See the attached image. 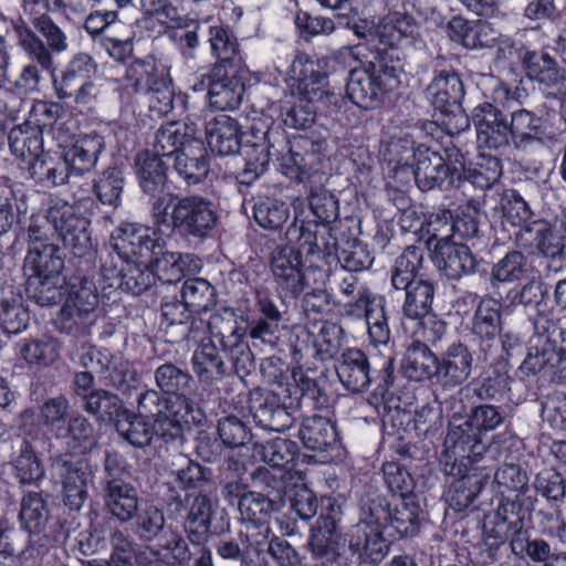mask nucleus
Returning a JSON list of instances; mask_svg holds the SVG:
<instances>
[{
    "mask_svg": "<svg viewBox=\"0 0 566 566\" xmlns=\"http://www.w3.org/2000/svg\"><path fill=\"white\" fill-rule=\"evenodd\" d=\"M479 145L493 150L509 147V122L500 108L489 102L476 105L472 111Z\"/></svg>",
    "mask_w": 566,
    "mask_h": 566,
    "instance_id": "nucleus-15",
    "label": "nucleus"
},
{
    "mask_svg": "<svg viewBox=\"0 0 566 566\" xmlns=\"http://www.w3.org/2000/svg\"><path fill=\"white\" fill-rule=\"evenodd\" d=\"M181 298L189 311L197 313L206 312L216 304L213 286L201 277H192L184 282Z\"/></svg>",
    "mask_w": 566,
    "mask_h": 566,
    "instance_id": "nucleus-60",
    "label": "nucleus"
},
{
    "mask_svg": "<svg viewBox=\"0 0 566 566\" xmlns=\"http://www.w3.org/2000/svg\"><path fill=\"white\" fill-rule=\"evenodd\" d=\"M291 77L296 82L298 93L305 103L322 101L327 94L326 76L315 69L313 61L296 57L291 65Z\"/></svg>",
    "mask_w": 566,
    "mask_h": 566,
    "instance_id": "nucleus-31",
    "label": "nucleus"
},
{
    "mask_svg": "<svg viewBox=\"0 0 566 566\" xmlns=\"http://www.w3.org/2000/svg\"><path fill=\"white\" fill-rule=\"evenodd\" d=\"M501 304L485 297L479 302L472 321V333L481 340H494L502 332Z\"/></svg>",
    "mask_w": 566,
    "mask_h": 566,
    "instance_id": "nucleus-47",
    "label": "nucleus"
},
{
    "mask_svg": "<svg viewBox=\"0 0 566 566\" xmlns=\"http://www.w3.org/2000/svg\"><path fill=\"white\" fill-rule=\"evenodd\" d=\"M195 129L188 125H180L177 123H168L161 126L155 134L154 139V155L158 157L177 156L178 151L186 146L190 140H196L193 137Z\"/></svg>",
    "mask_w": 566,
    "mask_h": 566,
    "instance_id": "nucleus-46",
    "label": "nucleus"
},
{
    "mask_svg": "<svg viewBox=\"0 0 566 566\" xmlns=\"http://www.w3.org/2000/svg\"><path fill=\"white\" fill-rule=\"evenodd\" d=\"M8 142L12 154L24 160L40 155L43 150L42 135L36 129L25 127L24 124L10 130Z\"/></svg>",
    "mask_w": 566,
    "mask_h": 566,
    "instance_id": "nucleus-64",
    "label": "nucleus"
},
{
    "mask_svg": "<svg viewBox=\"0 0 566 566\" xmlns=\"http://www.w3.org/2000/svg\"><path fill=\"white\" fill-rule=\"evenodd\" d=\"M390 511L388 525L400 536H415L418 533L420 506L415 501V496L394 495Z\"/></svg>",
    "mask_w": 566,
    "mask_h": 566,
    "instance_id": "nucleus-44",
    "label": "nucleus"
},
{
    "mask_svg": "<svg viewBox=\"0 0 566 566\" xmlns=\"http://www.w3.org/2000/svg\"><path fill=\"white\" fill-rule=\"evenodd\" d=\"M329 177L324 172L314 171L308 178L307 200L312 213L322 224H328L338 218V199L327 188Z\"/></svg>",
    "mask_w": 566,
    "mask_h": 566,
    "instance_id": "nucleus-27",
    "label": "nucleus"
},
{
    "mask_svg": "<svg viewBox=\"0 0 566 566\" xmlns=\"http://www.w3.org/2000/svg\"><path fill=\"white\" fill-rule=\"evenodd\" d=\"M423 261V250L419 247H407L396 259L391 270V285L399 291H403L415 281Z\"/></svg>",
    "mask_w": 566,
    "mask_h": 566,
    "instance_id": "nucleus-50",
    "label": "nucleus"
},
{
    "mask_svg": "<svg viewBox=\"0 0 566 566\" xmlns=\"http://www.w3.org/2000/svg\"><path fill=\"white\" fill-rule=\"evenodd\" d=\"M472 363V354L465 345H450L439 358L438 382L450 388L460 386L470 377Z\"/></svg>",
    "mask_w": 566,
    "mask_h": 566,
    "instance_id": "nucleus-22",
    "label": "nucleus"
},
{
    "mask_svg": "<svg viewBox=\"0 0 566 566\" xmlns=\"http://www.w3.org/2000/svg\"><path fill=\"white\" fill-rule=\"evenodd\" d=\"M164 240L157 232L142 226L126 223L117 228L111 237L112 249L130 261L139 258L147 263L154 253L161 251Z\"/></svg>",
    "mask_w": 566,
    "mask_h": 566,
    "instance_id": "nucleus-14",
    "label": "nucleus"
},
{
    "mask_svg": "<svg viewBox=\"0 0 566 566\" xmlns=\"http://www.w3.org/2000/svg\"><path fill=\"white\" fill-rule=\"evenodd\" d=\"M154 379L159 390L147 389L167 402V411L172 418L188 422V415L198 410V403L189 395L193 378L187 369L172 363L158 366L154 373Z\"/></svg>",
    "mask_w": 566,
    "mask_h": 566,
    "instance_id": "nucleus-9",
    "label": "nucleus"
},
{
    "mask_svg": "<svg viewBox=\"0 0 566 566\" xmlns=\"http://www.w3.org/2000/svg\"><path fill=\"white\" fill-rule=\"evenodd\" d=\"M45 218L75 256L82 258L92 251L90 221L81 216L74 206L56 202L48 209Z\"/></svg>",
    "mask_w": 566,
    "mask_h": 566,
    "instance_id": "nucleus-13",
    "label": "nucleus"
},
{
    "mask_svg": "<svg viewBox=\"0 0 566 566\" xmlns=\"http://www.w3.org/2000/svg\"><path fill=\"white\" fill-rule=\"evenodd\" d=\"M412 174L421 191H430L436 188H457L455 182H451L447 161L438 151L426 145L418 146L417 163Z\"/></svg>",
    "mask_w": 566,
    "mask_h": 566,
    "instance_id": "nucleus-18",
    "label": "nucleus"
},
{
    "mask_svg": "<svg viewBox=\"0 0 566 566\" xmlns=\"http://www.w3.org/2000/svg\"><path fill=\"white\" fill-rule=\"evenodd\" d=\"M18 44L25 53L29 63H34L42 71L53 72L54 62L51 49L24 22L15 25Z\"/></svg>",
    "mask_w": 566,
    "mask_h": 566,
    "instance_id": "nucleus-51",
    "label": "nucleus"
},
{
    "mask_svg": "<svg viewBox=\"0 0 566 566\" xmlns=\"http://www.w3.org/2000/svg\"><path fill=\"white\" fill-rule=\"evenodd\" d=\"M403 291L402 313L407 318L417 321L430 314L434 297V287L430 281L419 279Z\"/></svg>",
    "mask_w": 566,
    "mask_h": 566,
    "instance_id": "nucleus-52",
    "label": "nucleus"
},
{
    "mask_svg": "<svg viewBox=\"0 0 566 566\" xmlns=\"http://www.w3.org/2000/svg\"><path fill=\"white\" fill-rule=\"evenodd\" d=\"M52 465L59 469L62 484L88 486L93 482L95 467L88 458L56 455L52 459Z\"/></svg>",
    "mask_w": 566,
    "mask_h": 566,
    "instance_id": "nucleus-54",
    "label": "nucleus"
},
{
    "mask_svg": "<svg viewBox=\"0 0 566 566\" xmlns=\"http://www.w3.org/2000/svg\"><path fill=\"white\" fill-rule=\"evenodd\" d=\"M510 117L509 143L512 140L515 148L524 150L534 144H544L546 125L542 116L526 108H518Z\"/></svg>",
    "mask_w": 566,
    "mask_h": 566,
    "instance_id": "nucleus-24",
    "label": "nucleus"
},
{
    "mask_svg": "<svg viewBox=\"0 0 566 566\" xmlns=\"http://www.w3.org/2000/svg\"><path fill=\"white\" fill-rule=\"evenodd\" d=\"M348 548L360 562L376 564L385 558L389 544L384 537V531L355 524L349 534Z\"/></svg>",
    "mask_w": 566,
    "mask_h": 566,
    "instance_id": "nucleus-25",
    "label": "nucleus"
},
{
    "mask_svg": "<svg viewBox=\"0 0 566 566\" xmlns=\"http://www.w3.org/2000/svg\"><path fill=\"white\" fill-rule=\"evenodd\" d=\"M167 402L153 391H143L137 399V412L125 409L115 423L117 433L135 448L144 449L154 438L176 441L184 433V423L167 411Z\"/></svg>",
    "mask_w": 566,
    "mask_h": 566,
    "instance_id": "nucleus-3",
    "label": "nucleus"
},
{
    "mask_svg": "<svg viewBox=\"0 0 566 566\" xmlns=\"http://www.w3.org/2000/svg\"><path fill=\"white\" fill-rule=\"evenodd\" d=\"M216 554L221 559L245 557L253 566H301L302 557L296 548L281 536H271V527L251 526L241 538H220L214 545Z\"/></svg>",
    "mask_w": 566,
    "mask_h": 566,
    "instance_id": "nucleus-5",
    "label": "nucleus"
},
{
    "mask_svg": "<svg viewBox=\"0 0 566 566\" xmlns=\"http://www.w3.org/2000/svg\"><path fill=\"white\" fill-rule=\"evenodd\" d=\"M298 437L304 447L316 452H325L337 443V430L333 422L321 416L303 420Z\"/></svg>",
    "mask_w": 566,
    "mask_h": 566,
    "instance_id": "nucleus-37",
    "label": "nucleus"
},
{
    "mask_svg": "<svg viewBox=\"0 0 566 566\" xmlns=\"http://www.w3.org/2000/svg\"><path fill=\"white\" fill-rule=\"evenodd\" d=\"M427 95L440 112L449 107L458 108L464 97V86L455 72L442 71L428 85Z\"/></svg>",
    "mask_w": 566,
    "mask_h": 566,
    "instance_id": "nucleus-34",
    "label": "nucleus"
},
{
    "mask_svg": "<svg viewBox=\"0 0 566 566\" xmlns=\"http://www.w3.org/2000/svg\"><path fill=\"white\" fill-rule=\"evenodd\" d=\"M96 71L97 64L90 54L83 52L75 54L62 71L61 76L52 80L56 96L72 94L75 86L92 80Z\"/></svg>",
    "mask_w": 566,
    "mask_h": 566,
    "instance_id": "nucleus-36",
    "label": "nucleus"
},
{
    "mask_svg": "<svg viewBox=\"0 0 566 566\" xmlns=\"http://www.w3.org/2000/svg\"><path fill=\"white\" fill-rule=\"evenodd\" d=\"M350 55L360 65L349 72L347 96L363 109H375L398 87L399 66L390 56L366 44L352 48Z\"/></svg>",
    "mask_w": 566,
    "mask_h": 566,
    "instance_id": "nucleus-2",
    "label": "nucleus"
},
{
    "mask_svg": "<svg viewBox=\"0 0 566 566\" xmlns=\"http://www.w3.org/2000/svg\"><path fill=\"white\" fill-rule=\"evenodd\" d=\"M391 500L377 493H368L360 502V517L357 524L384 531L390 521Z\"/></svg>",
    "mask_w": 566,
    "mask_h": 566,
    "instance_id": "nucleus-61",
    "label": "nucleus"
},
{
    "mask_svg": "<svg viewBox=\"0 0 566 566\" xmlns=\"http://www.w3.org/2000/svg\"><path fill=\"white\" fill-rule=\"evenodd\" d=\"M19 355L28 364L46 366L59 358L60 344L57 339L49 335L24 339Z\"/></svg>",
    "mask_w": 566,
    "mask_h": 566,
    "instance_id": "nucleus-56",
    "label": "nucleus"
},
{
    "mask_svg": "<svg viewBox=\"0 0 566 566\" xmlns=\"http://www.w3.org/2000/svg\"><path fill=\"white\" fill-rule=\"evenodd\" d=\"M343 511L339 505L331 504L312 527L310 547L313 557L321 566H340L343 562Z\"/></svg>",
    "mask_w": 566,
    "mask_h": 566,
    "instance_id": "nucleus-11",
    "label": "nucleus"
},
{
    "mask_svg": "<svg viewBox=\"0 0 566 566\" xmlns=\"http://www.w3.org/2000/svg\"><path fill=\"white\" fill-rule=\"evenodd\" d=\"M244 77L245 71L241 66L224 67L223 64H214L193 88H207L208 103L212 109L232 111L239 107L243 99Z\"/></svg>",
    "mask_w": 566,
    "mask_h": 566,
    "instance_id": "nucleus-10",
    "label": "nucleus"
},
{
    "mask_svg": "<svg viewBox=\"0 0 566 566\" xmlns=\"http://www.w3.org/2000/svg\"><path fill=\"white\" fill-rule=\"evenodd\" d=\"M484 437L465 419V422L448 426L443 441L441 465L448 475H458L471 468L486 451Z\"/></svg>",
    "mask_w": 566,
    "mask_h": 566,
    "instance_id": "nucleus-7",
    "label": "nucleus"
},
{
    "mask_svg": "<svg viewBox=\"0 0 566 566\" xmlns=\"http://www.w3.org/2000/svg\"><path fill=\"white\" fill-rule=\"evenodd\" d=\"M252 486L265 496H271L283 504L289 490V480L291 476L282 471L279 473L271 471L265 467H258L250 473Z\"/></svg>",
    "mask_w": 566,
    "mask_h": 566,
    "instance_id": "nucleus-62",
    "label": "nucleus"
},
{
    "mask_svg": "<svg viewBox=\"0 0 566 566\" xmlns=\"http://www.w3.org/2000/svg\"><path fill=\"white\" fill-rule=\"evenodd\" d=\"M29 322V310L19 295L10 291L9 295L0 297V326L6 333H21L28 327Z\"/></svg>",
    "mask_w": 566,
    "mask_h": 566,
    "instance_id": "nucleus-57",
    "label": "nucleus"
},
{
    "mask_svg": "<svg viewBox=\"0 0 566 566\" xmlns=\"http://www.w3.org/2000/svg\"><path fill=\"white\" fill-rule=\"evenodd\" d=\"M559 363V356H557L554 347L537 336L528 348L518 370L525 376H535L553 370Z\"/></svg>",
    "mask_w": 566,
    "mask_h": 566,
    "instance_id": "nucleus-55",
    "label": "nucleus"
},
{
    "mask_svg": "<svg viewBox=\"0 0 566 566\" xmlns=\"http://www.w3.org/2000/svg\"><path fill=\"white\" fill-rule=\"evenodd\" d=\"M271 270L282 296L296 298L302 292L310 290L302 298V308L306 315L331 311V295L324 289L326 271L312 264L303 269L301 254L294 247L277 245L271 254Z\"/></svg>",
    "mask_w": 566,
    "mask_h": 566,
    "instance_id": "nucleus-1",
    "label": "nucleus"
},
{
    "mask_svg": "<svg viewBox=\"0 0 566 566\" xmlns=\"http://www.w3.org/2000/svg\"><path fill=\"white\" fill-rule=\"evenodd\" d=\"M515 244L530 255H544L556 258L564 251V239L555 228L545 219H537L524 224L515 232Z\"/></svg>",
    "mask_w": 566,
    "mask_h": 566,
    "instance_id": "nucleus-16",
    "label": "nucleus"
},
{
    "mask_svg": "<svg viewBox=\"0 0 566 566\" xmlns=\"http://www.w3.org/2000/svg\"><path fill=\"white\" fill-rule=\"evenodd\" d=\"M521 60L530 80L557 92L566 88V69L548 52L527 50Z\"/></svg>",
    "mask_w": 566,
    "mask_h": 566,
    "instance_id": "nucleus-19",
    "label": "nucleus"
},
{
    "mask_svg": "<svg viewBox=\"0 0 566 566\" xmlns=\"http://www.w3.org/2000/svg\"><path fill=\"white\" fill-rule=\"evenodd\" d=\"M434 244V262L439 271L450 280H459L476 271L479 261L468 245L450 240L449 235L438 239L432 235L429 240Z\"/></svg>",
    "mask_w": 566,
    "mask_h": 566,
    "instance_id": "nucleus-17",
    "label": "nucleus"
},
{
    "mask_svg": "<svg viewBox=\"0 0 566 566\" xmlns=\"http://www.w3.org/2000/svg\"><path fill=\"white\" fill-rule=\"evenodd\" d=\"M282 505L280 501L271 496H265L262 492L249 491L248 494L242 496V500L238 502L241 518L245 524L237 536H227L226 538H241L242 534L251 526L256 530L270 527L269 521L272 513L279 512Z\"/></svg>",
    "mask_w": 566,
    "mask_h": 566,
    "instance_id": "nucleus-23",
    "label": "nucleus"
},
{
    "mask_svg": "<svg viewBox=\"0 0 566 566\" xmlns=\"http://www.w3.org/2000/svg\"><path fill=\"white\" fill-rule=\"evenodd\" d=\"M50 509L41 492L29 491L21 497L19 518L29 533L39 534L50 521Z\"/></svg>",
    "mask_w": 566,
    "mask_h": 566,
    "instance_id": "nucleus-43",
    "label": "nucleus"
},
{
    "mask_svg": "<svg viewBox=\"0 0 566 566\" xmlns=\"http://www.w3.org/2000/svg\"><path fill=\"white\" fill-rule=\"evenodd\" d=\"M104 149V140L97 134L86 135L76 142L65 154L64 158L74 177L90 172L96 165L98 155Z\"/></svg>",
    "mask_w": 566,
    "mask_h": 566,
    "instance_id": "nucleus-38",
    "label": "nucleus"
},
{
    "mask_svg": "<svg viewBox=\"0 0 566 566\" xmlns=\"http://www.w3.org/2000/svg\"><path fill=\"white\" fill-rule=\"evenodd\" d=\"M108 541L111 545V566H134V557H137L139 564H143L142 554L137 555L138 545L128 528H112Z\"/></svg>",
    "mask_w": 566,
    "mask_h": 566,
    "instance_id": "nucleus-58",
    "label": "nucleus"
},
{
    "mask_svg": "<svg viewBox=\"0 0 566 566\" xmlns=\"http://www.w3.org/2000/svg\"><path fill=\"white\" fill-rule=\"evenodd\" d=\"M247 143L256 154H265L268 157L277 155L287 146V137L283 130L272 127L268 119H253Z\"/></svg>",
    "mask_w": 566,
    "mask_h": 566,
    "instance_id": "nucleus-41",
    "label": "nucleus"
},
{
    "mask_svg": "<svg viewBox=\"0 0 566 566\" xmlns=\"http://www.w3.org/2000/svg\"><path fill=\"white\" fill-rule=\"evenodd\" d=\"M216 343L218 342L211 337L209 343L202 344L193 353V368L201 380H219L228 375V366L220 355Z\"/></svg>",
    "mask_w": 566,
    "mask_h": 566,
    "instance_id": "nucleus-48",
    "label": "nucleus"
},
{
    "mask_svg": "<svg viewBox=\"0 0 566 566\" xmlns=\"http://www.w3.org/2000/svg\"><path fill=\"white\" fill-rule=\"evenodd\" d=\"M63 252L56 244L29 249L24 258L23 271L28 277H50L62 275Z\"/></svg>",
    "mask_w": 566,
    "mask_h": 566,
    "instance_id": "nucleus-33",
    "label": "nucleus"
},
{
    "mask_svg": "<svg viewBox=\"0 0 566 566\" xmlns=\"http://www.w3.org/2000/svg\"><path fill=\"white\" fill-rule=\"evenodd\" d=\"M206 137L210 149L221 156L234 155L240 150L239 124L228 115H219L209 120Z\"/></svg>",
    "mask_w": 566,
    "mask_h": 566,
    "instance_id": "nucleus-29",
    "label": "nucleus"
},
{
    "mask_svg": "<svg viewBox=\"0 0 566 566\" xmlns=\"http://www.w3.org/2000/svg\"><path fill=\"white\" fill-rule=\"evenodd\" d=\"M453 476L457 479L450 485L447 502L453 511L462 512L469 509L480 495L486 484V476L472 468Z\"/></svg>",
    "mask_w": 566,
    "mask_h": 566,
    "instance_id": "nucleus-32",
    "label": "nucleus"
},
{
    "mask_svg": "<svg viewBox=\"0 0 566 566\" xmlns=\"http://www.w3.org/2000/svg\"><path fill=\"white\" fill-rule=\"evenodd\" d=\"M134 518V532L142 542L149 543L161 538L166 528V518L159 507L149 505L138 511Z\"/></svg>",
    "mask_w": 566,
    "mask_h": 566,
    "instance_id": "nucleus-63",
    "label": "nucleus"
},
{
    "mask_svg": "<svg viewBox=\"0 0 566 566\" xmlns=\"http://www.w3.org/2000/svg\"><path fill=\"white\" fill-rule=\"evenodd\" d=\"M335 369L340 382L353 392L365 391L371 381L377 379L382 381V389L388 390L395 381L394 358L391 356L386 358L379 375L375 377L367 355L357 348L344 352Z\"/></svg>",
    "mask_w": 566,
    "mask_h": 566,
    "instance_id": "nucleus-12",
    "label": "nucleus"
},
{
    "mask_svg": "<svg viewBox=\"0 0 566 566\" xmlns=\"http://www.w3.org/2000/svg\"><path fill=\"white\" fill-rule=\"evenodd\" d=\"M66 286L67 298L64 306L83 314L85 318L92 317L98 305V295L93 281L75 274L70 277Z\"/></svg>",
    "mask_w": 566,
    "mask_h": 566,
    "instance_id": "nucleus-42",
    "label": "nucleus"
},
{
    "mask_svg": "<svg viewBox=\"0 0 566 566\" xmlns=\"http://www.w3.org/2000/svg\"><path fill=\"white\" fill-rule=\"evenodd\" d=\"M280 391L255 389L250 392L249 411L255 423L272 431L290 429L300 410L297 396H292L290 387Z\"/></svg>",
    "mask_w": 566,
    "mask_h": 566,
    "instance_id": "nucleus-8",
    "label": "nucleus"
},
{
    "mask_svg": "<svg viewBox=\"0 0 566 566\" xmlns=\"http://www.w3.org/2000/svg\"><path fill=\"white\" fill-rule=\"evenodd\" d=\"M167 75L161 64H158L154 57L147 56L134 59L126 66L124 78L127 87L133 88L135 93H147Z\"/></svg>",
    "mask_w": 566,
    "mask_h": 566,
    "instance_id": "nucleus-39",
    "label": "nucleus"
},
{
    "mask_svg": "<svg viewBox=\"0 0 566 566\" xmlns=\"http://www.w3.org/2000/svg\"><path fill=\"white\" fill-rule=\"evenodd\" d=\"M290 241L296 240L300 244L295 249L300 254L305 253L307 258L324 259L332 253V245L324 241V237L319 233V226L316 222L292 223L286 231Z\"/></svg>",
    "mask_w": 566,
    "mask_h": 566,
    "instance_id": "nucleus-40",
    "label": "nucleus"
},
{
    "mask_svg": "<svg viewBox=\"0 0 566 566\" xmlns=\"http://www.w3.org/2000/svg\"><path fill=\"white\" fill-rule=\"evenodd\" d=\"M135 168L142 190L151 198L150 203L155 198L171 196L164 193L167 184V166L160 157L148 150L142 151L136 157Z\"/></svg>",
    "mask_w": 566,
    "mask_h": 566,
    "instance_id": "nucleus-28",
    "label": "nucleus"
},
{
    "mask_svg": "<svg viewBox=\"0 0 566 566\" xmlns=\"http://www.w3.org/2000/svg\"><path fill=\"white\" fill-rule=\"evenodd\" d=\"M172 167L187 185L201 184L210 170V157L203 142L197 138L186 144L175 157Z\"/></svg>",
    "mask_w": 566,
    "mask_h": 566,
    "instance_id": "nucleus-20",
    "label": "nucleus"
},
{
    "mask_svg": "<svg viewBox=\"0 0 566 566\" xmlns=\"http://www.w3.org/2000/svg\"><path fill=\"white\" fill-rule=\"evenodd\" d=\"M65 279L62 275L48 277H28L25 292L29 298L40 306H54L65 294Z\"/></svg>",
    "mask_w": 566,
    "mask_h": 566,
    "instance_id": "nucleus-53",
    "label": "nucleus"
},
{
    "mask_svg": "<svg viewBox=\"0 0 566 566\" xmlns=\"http://www.w3.org/2000/svg\"><path fill=\"white\" fill-rule=\"evenodd\" d=\"M101 486L107 513L120 523L133 521L139 510L138 490L126 480Z\"/></svg>",
    "mask_w": 566,
    "mask_h": 566,
    "instance_id": "nucleus-21",
    "label": "nucleus"
},
{
    "mask_svg": "<svg viewBox=\"0 0 566 566\" xmlns=\"http://www.w3.org/2000/svg\"><path fill=\"white\" fill-rule=\"evenodd\" d=\"M151 219L157 231L169 235L205 239L218 224L212 202L202 196H161L151 202Z\"/></svg>",
    "mask_w": 566,
    "mask_h": 566,
    "instance_id": "nucleus-4",
    "label": "nucleus"
},
{
    "mask_svg": "<svg viewBox=\"0 0 566 566\" xmlns=\"http://www.w3.org/2000/svg\"><path fill=\"white\" fill-rule=\"evenodd\" d=\"M438 364L439 357L430 350L428 345L415 340L408 346L401 367L408 378L421 381L433 377L438 379Z\"/></svg>",
    "mask_w": 566,
    "mask_h": 566,
    "instance_id": "nucleus-35",
    "label": "nucleus"
},
{
    "mask_svg": "<svg viewBox=\"0 0 566 566\" xmlns=\"http://www.w3.org/2000/svg\"><path fill=\"white\" fill-rule=\"evenodd\" d=\"M64 437L67 447L81 453L91 451L98 441L93 423L83 415H76L69 419Z\"/></svg>",
    "mask_w": 566,
    "mask_h": 566,
    "instance_id": "nucleus-59",
    "label": "nucleus"
},
{
    "mask_svg": "<svg viewBox=\"0 0 566 566\" xmlns=\"http://www.w3.org/2000/svg\"><path fill=\"white\" fill-rule=\"evenodd\" d=\"M13 475L22 485H34L43 480L45 469L32 444L23 440L19 452L12 461Z\"/></svg>",
    "mask_w": 566,
    "mask_h": 566,
    "instance_id": "nucleus-49",
    "label": "nucleus"
},
{
    "mask_svg": "<svg viewBox=\"0 0 566 566\" xmlns=\"http://www.w3.org/2000/svg\"><path fill=\"white\" fill-rule=\"evenodd\" d=\"M184 515L182 527L187 538L195 545H201L210 531L212 504L206 494H193Z\"/></svg>",
    "mask_w": 566,
    "mask_h": 566,
    "instance_id": "nucleus-30",
    "label": "nucleus"
},
{
    "mask_svg": "<svg viewBox=\"0 0 566 566\" xmlns=\"http://www.w3.org/2000/svg\"><path fill=\"white\" fill-rule=\"evenodd\" d=\"M161 251L154 253L147 263L150 264L155 279L164 283L179 282L185 272H192L200 266V260L192 254H180L166 250L165 241L161 242Z\"/></svg>",
    "mask_w": 566,
    "mask_h": 566,
    "instance_id": "nucleus-26",
    "label": "nucleus"
},
{
    "mask_svg": "<svg viewBox=\"0 0 566 566\" xmlns=\"http://www.w3.org/2000/svg\"><path fill=\"white\" fill-rule=\"evenodd\" d=\"M81 406L97 422L114 424L126 409L123 400L116 394L102 388L91 394Z\"/></svg>",
    "mask_w": 566,
    "mask_h": 566,
    "instance_id": "nucleus-45",
    "label": "nucleus"
},
{
    "mask_svg": "<svg viewBox=\"0 0 566 566\" xmlns=\"http://www.w3.org/2000/svg\"><path fill=\"white\" fill-rule=\"evenodd\" d=\"M210 335L216 339L231 363L235 375L244 379L255 368L254 355L244 337L248 325L232 307H223L211 315Z\"/></svg>",
    "mask_w": 566,
    "mask_h": 566,
    "instance_id": "nucleus-6",
    "label": "nucleus"
}]
</instances>
